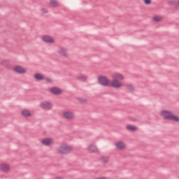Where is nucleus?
Returning <instances> with one entry per match:
<instances>
[{
  "instance_id": "a211bd4d",
  "label": "nucleus",
  "mask_w": 179,
  "mask_h": 179,
  "mask_svg": "<svg viewBox=\"0 0 179 179\" xmlns=\"http://www.w3.org/2000/svg\"><path fill=\"white\" fill-rule=\"evenodd\" d=\"M77 80H80V82H86L87 78L83 76V74H80L79 76H76Z\"/></svg>"
},
{
  "instance_id": "a878e982",
  "label": "nucleus",
  "mask_w": 179,
  "mask_h": 179,
  "mask_svg": "<svg viewBox=\"0 0 179 179\" xmlns=\"http://www.w3.org/2000/svg\"><path fill=\"white\" fill-rule=\"evenodd\" d=\"M1 64L6 68H9V62L7 60L3 61Z\"/></svg>"
},
{
  "instance_id": "c85d7f7f",
  "label": "nucleus",
  "mask_w": 179,
  "mask_h": 179,
  "mask_svg": "<svg viewBox=\"0 0 179 179\" xmlns=\"http://www.w3.org/2000/svg\"><path fill=\"white\" fill-rule=\"evenodd\" d=\"M41 10L43 13H48V10H47L45 8H42Z\"/></svg>"
},
{
  "instance_id": "bb28decb",
  "label": "nucleus",
  "mask_w": 179,
  "mask_h": 179,
  "mask_svg": "<svg viewBox=\"0 0 179 179\" xmlns=\"http://www.w3.org/2000/svg\"><path fill=\"white\" fill-rule=\"evenodd\" d=\"M145 5H150L152 3V0H144Z\"/></svg>"
},
{
  "instance_id": "dca6fc26",
  "label": "nucleus",
  "mask_w": 179,
  "mask_h": 179,
  "mask_svg": "<svg viewBox=\"0 0 179 179\" xmlns=\"http://www.w3.org/2000/svg\"><path fill=\"white\" fill-rule=\"evenodd\" d=\"M34 79L38 81L44 80V76L40 73H36L34 74Z\"/></svg>"
},
{
  "instance_id": "c756f323",
  "label": "nucleus",
  "mask_w": 179,
  "mask_h": 179,
  "mask_svg": "<svg viewBox=\"0 0 179 179\" xmlns=\"http://www.w3.org/2000/svg\"><path fill=\"white\" fill-rule=\"evenodd\" d=\"M129 120L135 122L136 121V119L135 117H129Z\"/></svg>"
},
{
  "instance_id": "ddd939ff",
  "label": "nucleus",
  "mask_w": 179,
  "mask_h": 179,
  "mask_svg": "<svg viewBox=\"0 0 179 179\" xmlns=\"http://www.w3.org/2000/svg\"><path fill=\"white\" fill-rule=\"evenodd\" d=\"M112 78H113V80H118V79L120 80H123L124 76L121 73H116L112 76Z\"/></svg>"
},
{
  "instance_id": "423d86ee",
  "label": "nucleus",
  "mask_w": 179,
  "mask_h": 179,
  "mask_svg": "<svg viewBox=\"0 0 179 179\" xmlns=\"http://www.w3.org/2000/svg\"><path fill=\"white\" fill-rule=\"evenodd\" d=\"M42 40L44 41V43H47L48 44H54L55 43L54 38L48 35L43 36Z\"/></svg>"
},
{
  "instance_id": "393cba45",
  "label": "nucleus",
  "mask_w": 179,
  "mask_h": 179,
  "mask_svg": "<svg viewBox=\"0 0 179 179\" xmlns=\"http://www.w3.org/2000/svg\"><path fill=\"white\" fill-rule=\"evenodd\" d=\"M78 101L81 104H85L86 103V99H82V98H77Z\"/></svg>"
},
{
  "instance_id": "b1692460",
  "label": "nucleus",
  "mask_w": 179,
  "mask_h": 179,
  "mask_svg": "<svg viewBox=\"0 0 179 179\" xmlns=\"http://www.w3.org/2000/svg\"><path fill=\"white\" fill-rule=\"evenodd\" d=\"M153 21L157 22H161L162 21V17L157 16V15L154 16L153 17Z\"/></svg>"
},
{
  "instance_id": "aec40b11",
  "label": "nucleus",
  "mask_w": 179,
  "mask_h": 179,
  "mask_svg": "<svg viewBox=\"0 0 179 179\" xmlns=\"http://www.w3.org/2000/svg\"><path fill=\"white\" fill-rule=\"evenodd\" d=\"M99 162H101L103 164L108 163V157L102 156L99 158Z\"/></svg>"
},
{
  "instance_id": "2f4dec72",
  "label": "nucleus",
  "mask_w": 179,
  "mask_h": 179,
  "mask_svg": "<svg viewBox=\"0 0 179 179\" xmlns=\"http://www.w3.org/2000/svg\"><path fill=\"white\" fill-rule=\"evenodd\" d=\"M178 5H179V1H178Z\"/></svg>"
},
{
  "instance_id": "7c9ffc66",
  "label": "nucleus",
  "mask_w": 179,
  "mask_h": 179,
  "mask_svg": "<svg viewBox=\"0 0 179 179\" xmlns=\"http://www.w3.org/2000/svg\"><path fill=\"white\" fill-rule=\"evenodd\" d=\"M55 179H62L61 177H57Z\"/></svg>"
},
{
  "instance_id": "f3484780",
  "label": "nucleus",
  "mask_w": 179,
  "mask_h": 179,
  "mask_svg": "<svg viewBox=\"0 0 179 179\" xmlns=\"http://www.w3.org/2000/svg\"><path fill=\"white\" fill-rule=\"evenodd\" d=\"M21 114H22V117H24L25 118H27V117L31 116V113H30V111L29 110H23L21 112Z\"/></svg>"
},
{
  "instance_id": "4468645a",
  "label": "nucleus",
  "mask_w": 179,
  "mask_h": 179,
  "mask_svg": "<svg viewBox=\"0 0 179 179\" xmlns=\"http://www.w3.org/2000/svg\"><path fill=\"white\" fill-rule=\"evenodd\" d=\"M116 148L119 150H124L125 149V144L122 141H119L116 143Z\"/></svg>"
},
{
  "instance_id": "f8f14e48",
  "label": "nucleus",
  "mask_w": 179,
  "mask_h": 179,
  "mask_svg": "<svg viewBox=\"0 0 179 179\" xmlns=\"http://www.w3.org/2000/svg\"><path fill=\"white\" fill-rule=\"evenodd\" d=\"M41 143L45 146H50V145L52 143V138H43L41 141Z\"/></svg>"
},
{
  "instance_id": "20e7f679",
  "label": "nucleus",
  "mask_w": 179,
  "mask_h": 179,
  "mask_svg": "<svg viewBox=\"0 0 179 179\" xmlns=\"http://www.w3.org/2000/svg\"><path fill=\"white\" fill-rule=\"evenodd\" d=\"M109 87H114V89H120L122 87V83L119 80H113L109 85Z\"/></svg>"
},
{
  "instance_id": "f03ea898",
  "label": "nucleus",
  "mask_w": 179,
  "mask_h": 179,
  "mask_svg": "<svg viewBox=\"0 0 179 179\" xmlns=\"http://www.w3.org/2000/svg\"><path fill=\"white\" fill-rule=\"evenodd\" d=\"M98 83L101 86H103L104 87H110V79L104 76H100L98 77Z\"/></svg>"
},
{
  "instance_id": "412c9836",
  "label": "nucleus",
  "mask_w": 179,
  "mask_h": 179,
  "mask_svg": "<svg viewBox=\"0 0 179 179\" xmlns=\"http://www.w3.org/2000/svg\"><path fill=\"white\" fill-rule=\"evenodd\" d=\"M168 3L169 6H178V1H177V0H171L169 1Z\"/></svg>"
},
{
  "instance_id": "6ab92c4d",
  "label": "nucleus",
  "mask_w": 179,
  "mask_h": 179,
  "mask_svg": "<svg viewBox=\"0 0 179 179\" xmlns=\"http://www.w3.org/2000/svg\"><path fill=\"white\" fill-rule=\"evenodd\" d=\"M88 150L92 153H96V152H97V147L93 145H90V146L88 147Z\"/></svg>"
},
{
  "instance_id": "f257e3e1",
  "label": "nucleus",
  "mask_w": 179,
  "mask_h": 179,
  "mask_svg": "<svg viewBox=\"0 0 179 179\" xmlns=\"http://www.w3.org/2000/svg\"><path fill=\"white\" fill-rule=\"evenodd\" d=\"M164 120H168L169 121H174L175 122H179V117L173 114L170 110H164L160 113Z\"/></svg>"
},
{
  "instance_id": "9b49d317",
  "label": "nucleus",
  "mask_w": 179,
  "mask_h": 179,
  "mask_svg": "<svg viewBox=\"0 0 179 179\" xmlns=\"http://www.w3.org/2000/svg\"><path fill=\"white\" fill-rule=\"evenodd\" d=\"M58 53L62 57H64V58H66V57H68V50L64 48H60L58 50Z\"/></svg>"
},
{
  "instance_id": "9d476101",
  "label": "nucleus",
  "mask_w": 179,
  "mask_h": 179,
  "mask_svg": "<svg viewBox=\"0 0 179 179\" xmlns=\"http://www.w3.org/2000/svg\"><path fill=\"white\" fill-rule=\"evenodd\" d=\"M0 170L3 171V173H8L9 170H10V167L6 164H1L0 165Z\"/></svg>"
},
{
  "instance_id": "1a4fd4ad",
  "label": "nucleus",
  "mask_w": 179,
  "mask_h": 179,
  "mask_svg": "<svg viewBox=\"0 0 179 179\" xmlns=\"http://www.w3.org/2000/svg\"><path fill=\"white\" fill-rule=\"evenodd\" d=\"M63 117L66 120H73L74 114L72 112L66 111L63 113Z\"/></svg>"
},
{
  "instance_id": "4be33fe9",
  "label": "nucleus",
  "mask_w": 179,
  "mask_h": 179,
  "mask_svg": "<svg viewBox=\"0 0 179 179\" xmlns=\"http://www.w3.org/2000/svg\"><path fill=\"white\" fill-rule=\"evenodd\" d=\"M50 3L53 8H57L58 6V1L55 0H50Z\"/></svg>"
},
{
  "instance_id": "2eb2a0df",
  "label": "nucleus",
  "mask_w": 179,
  "mask_h": 179,
  "mask_svg": "<svg viewBox=\"0 0 179 179\" xmlns=\"http://www.w3.org/2000/svg\"><path fill=\"white\" fill-rule=\"evenodd\" d=\"M127 129L131 132H136V131H138V127L132 124H128L127 125Z\"/></svg>"
},
{
  "instance_id": "cd10ccee",
  "label": "nucleus",
  "mask_w": 179,
  "mask_h": 179,
  "mask_svg": "<svg viewBox=\"0 0 179 179\" xmlns=\"http://www.w3.org/2000/svg\"><path fill=\"white\" fill-rule=\"evenodd\" d=\"M45 80L47 82V83H52V80L50 78H45Z\"/></svg>"
},
{
  "instance_id": "5701e85b",
  "label": "nucleus",
  "mask_w": 179,
  "mask_h": 179,
  "mask_svg": "<svg viewBox=\"0 0 179 179\" xmlns=\"http://www.w3.org/2000/svg\"><path fill=\"white\" fill-rule=\"evenodd\" d=\"M127 87L129 92H135V87H134V85H127Z\"/></svg>"
},
{
  "instance_id": "6e6552de",
  "label": "nucleus",
  "mask_w": 179,
  "mask_h": 179,
  "mask_svg": "<svg viewBox=\"0 0 179 179\" xmlns=\"http://www.w3.org/2000/svg\"><path fill=\"white\" fill-rule=\"evenodd\" d=\"M40 107L43 110H51L52 108V105L48 101H45L40 104Z\"/></svg>"
},
{
  "instance_id": "7ed1b4c3",
  "label": "nucleus",
  "mask_w": 179,
  "mask_h": 179,
  "mask_svg": "<svg viewBox=\"0 0 179 179\" xmlns=\"http://www.w3.org/2000/svg\"><path fill=\"white\" fill-rule=\"evenodd\" d=\"M72 146L68 145H63L58 149V152L60 155H68L72 152Z\"/></svg>"
},
{
  "instance_id": "39448f33",
  "label": "nucleus",
  "mask_w": 179,
  "mask_h": 179,
  "mask_svg": "<svg viewBox=\"0 0 179 179\" xmlns=\"http://www.w3.org/2000/svg\"><path fill=\"white\" fill-rule=\"evenodd\" d=\"M50 92L52 94H55V96H59V94H62V90L58 87H52L50 88Z\"/></svg>"
},
{
  "instance_id": "0eeeda50",
  "label": "nucleus",
  "mask_w": 179,
  "mask_h": 179,
  "mask_svg": "<svg viewBox=\"0 0 179 179\" xmlns=\"http://www.w3.org/2000/svg\"><path fill=\"white\" fill-rule=\"evenodd\" d=\"M13 71H14V72L16 73H19L20 75L26 73V69L22 67L21 66H16L15 68L13 69Z\"/></svg>"
}]
</instances>
